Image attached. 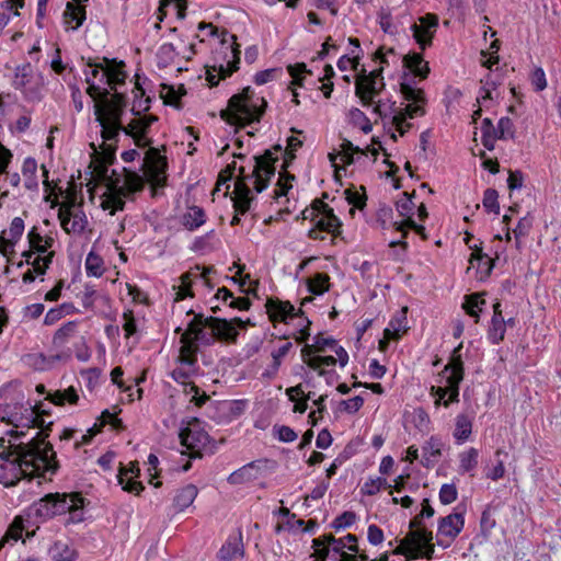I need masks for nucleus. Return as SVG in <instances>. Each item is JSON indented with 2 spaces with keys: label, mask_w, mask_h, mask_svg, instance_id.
Segmentation results:
<instances>
[{
  "label": "nucleus",
  "mask_w": 561,
  "mask_h": 561,
  "mask_svg": "<svg viewBox=\"0 0 561 561\" xmlns=\"http://www.w3.org/2000/svg\"><path fill=\"white\" fill-rule=\"evenodd\" d=\"M23 522L20 517H15L11 526L5 533V536L0 540V549L3 547L8 539L18 541L22 537Z\"/></svg>",
  "instance_id": "obj_48"
},
{
  "label": "nucleus",
  "mask_w": 561,
  "mask_h": 561,
  "mask_svg": "<svg viewBox=\"0 0 561 561\" xmlns=\"http://www.w3.org/2000/svg\"><path fill=\"white\" fill-rule=\"evenodd\" d=\"M124 474L125 473L123 471H119L118 473V483L122 485L123 490L129 493H135L136 495L140 494L144 490L142 483L131 478L125 479Z\"/></svg>",
  "instance_id": "obj_52"
},
{
  "label": "nucleus",
  "mask_w": 561,
  "mask_h": 561,
  "mask_svg": "<svg viewBox=\"0 0 561 561\" xmlns=\"http://www.w3.org/2000/svg\"><path fill=\"white\" fill-rule=\"evenodd\" d=\"M407 311L408 308L404 307L391 319L389 327L385 329V337L387 340H398L401 336V332L407 330Z\"/></svg>",
  "instance_id": "obj_32"
},
{
  "label": "nucleus",
  "mask_w": 561,
  "mask_h": 561,
  "mask_svg": "<svg viewBox=\"0 0 561 561\" xmlns=\"http://www.w3.org/2000/svg\"><path fill=\"white\" fill-rule=\"evenodd\" d=\"M356 541H357L356 536L348 534L345 537L337 539V541L333 546V551L344 552L343 549L347 547L348 550L356 552L357 546L351 545V543H356Z\"/></svg>",
  "instance_id": "obj_60"
},
{
  "label": "nucleus",
  "mask_w": 561,
  "mask_h": 561,
  "mask_svg": "<svg viewBox=\"0 0 561 561\" xmlns=\"http://www.w3.org/2000/svg\"><path fill=\"white\" fill-rule=\"evenodd\" d=\"M105 64L104 77H106L107 84L112 90H115L116 84H121L125 82L127 77L126 72L123 70L125 64L123 61L117 62L116 60H111L108 58H103Z\"/></svg>",
  "instance_id": "obj_25"
},
{
  "label": "nucleus",
  "mask_w": 561,
  "mask_h": 561,
  "mask_svg": "<svg viewBox=\"0 0 561 561\" xmlns=\"http://www.w3.org/2000/svg\"><path fill=\"white\" fill-rule=\"evenodd\" d=\"M471 422L466 415H458L456 421L455 437L458 440L467 439L471 434Z\"/></svg>",
  "instance_id": "obj_45"
},
{
  "label": "nucleus",
  "mask_w": 561,
  "mask_h": 561,
  "mask_svg": "<svg viewBox=\"0 0 561 561\" xmlns=\"http://www.w3.org/2000/svg\"><path fill=\"white\" fill-rule=\"evenodd\" d=\"M181 445L186 448L192 458H199L209 444V435L201 427L199 421L193 419L180 434Z\"/></svg>",
  "instance_id": "obj_8"
},
{
  "label": "nucleus",
  "mask_w": 561,
  "mask_h": 561,
  "mask_svg": "<svg viewBox=\"0 0 561 561\" xmlns=\"http://www.w3.org/2000/svg\"><path fill=\"white\" fill-rule=\"evenodd\" d=\"M267 102L262 96H256L250 87L234 94L228 102V107L222 110L220 116L230 125L244 126L252 122H259L265 112Z\"/></svg>",
  "instance_id": "obj_4"
},
{
  "label": "nucleus",
  "mask_w": 561,
  "mask_h": 561,
  "mask_svg": "<svg viewBox=\"0 0 561 561\" xmlns=\"http://www.w3.org/2000/svg\"><path fill=\"white\" fill-rule=\"evenodd\" d=\"M463 525H465V519H463L462 513L449 514V515L440 518L439 525H438V535L454 539L462 530Z\"/></svg>",
  "instance_id": "obj_22"
},
{
  "label": "nucleus",
  "mask_w": 561,
  "mask_h": 561,
  "mask_svg": "<svg viewBox=\"0 0 561 561\" xmlns=\"http://www.w3.org/2000/svg\"><path fill=\"white\" fill-rule=\"evenodd\" d=\"M276 154L282 153V146L277 145L273 148ZM254 167L250 174L245 173L244 167L238 169V176L234 182L233 196V208L236 215L231 219V226L240 224L239 215H244L251 206L253 196L248 185V180H252L254 190L256 193H261L270 182V179L275 174V162L278 160V156H274L272 150H266L262 156L253 157Z\"/></svg>",
  "instance_id": "obj_2"
},
{
  "label": "nucleus",
  "mask_w": 561,
  "mask_h": 561,
  "mask_svg": "<svg viewBox=\"0 0 561 561\" xmlns=\"http://www.w3.org/2000/svg\"><path fill=\"white\" fill-rule=\"evenodd\" d=\"M295 179L294 175L289 174L288 172L284 171L279 173V179L276 184V188L274 190L273 197L275 199H278L282 196H286L289 188H291V181Z\"/></svg>",
  "instance_id": "obj_44"
},
{
  "label": "nucleus",
  "mask_w": 561,
  "mask_h": 561,
  "mask_svg": "<svg viewBox=\"0 0 561 561\" xmlns=\"http://www.w3.org/2000/svg\"><path fill=\"white\" fill-rule=\"evenodd\" d=\"M204 341V330L197 325L195 320L193 319L186 329V331L181 336V348L179 359L182 364H185L190 367L194 366L196 363V352L197 345L195 341Z\"/></svg>",
  "instance_id": "obj_9"
},
{
  "label": "nucleus",
  "mask_w": 561,
  "mask_h": 561,
  "mask_svg": "<svg viewBox=\"0 0 561 561\" xmlns=\"http://www.w3.org/2000/svg\"><path fill=\"white\" fill-rule=\"evenodd\" d=\"M0 439V483L14 485L21 477H39L55 473L58 463L53 446L32 436L27 440L8 442Z\"/></svg>",
  "instance_id": "obj_1"
},
{
  "label": "nucleus",
  "mask_w": 561,
  "mask_h": 561,
  "mask_svg": "<svg viewBox=\"0 0 561 561\" xmlns=\"http://www.w3.org/2000/svg\"><path fill=\"white\" fill-rule=\"evenodd\" d=\"M107 90L103 91L102 102L95 104V116L98 122H116L121 123L124 107L108 102Z\"/></svg>",
  "instance_id": "obj_18"
},
{
  "label": "nucleus",
  "mask_w": 561,
  "mask_h": 561,
  "mask_svg": "<svg viewBox=\"0 0 561 561\" xmlns=\"http://www.w3.org/2000/svg\"><path fill=\"white\" fill-rule=\"evenodd\" d=\"M404 66L420 79H426L430 73L428 62H426L421 54L411 53L403 57Z\"/></svg>",
  "instance_id": "obj_28"
},
{
  "label": "nucleus",
  "mask_w": 561,
  "mask_h": 561,
  "mask_svg": "<svg viewBox=\"0 0 561 561\" xmlns=\"http://www.w3.org/2000/svg\"><path fill=\"white\" fill-rule=\"evenodd\" d=\"M55 255L54 251H50L48 254H45L44 256L37 255L33 259V252L32 251H24L22 253V256L24 257V261H21L18 266L22 267L24 263L32 265V270H27L23 276L22 280L23 283H32L35 280V274L37 275H44L46 273V270L49 267L53 257Z\"/></svg>",
  "instance_id": "obj_14"
},
{
  "label": "nucleus",
  "mask_w": 561,
  "mask_h": 561,
  "mask_svg": "<svg viewBox=\"0 0 561 561\" xmlns=\"http://www.w3.org/2000/svg\"><path fill=\"white\" fill-rule=\"evenodd\" d=\"M84 497L80 493H50L35 504V513L43 518L68 513L71 523L83 520Z\"/></svg>",
  "instance_id": "obj_5"
},
{
  "label": "nucleus",
  "mask_w": 561,
  "mask_h": 561,
  "mask_svg": "<svg viewBox=\"0 0 561 561\" xmlns=\"http://www.w3.org/2000/svg\"><path fill=\"white\" fill-rule=\"evenodd\" d=\"M397 230L403 232V238L407 237V229H413L416 233H419L423 239H426L425 228L422 225H416L412 218L405 219L400 224L396 222Z\"/></svg>",
  "instance_id": "obj_56"
},
{
  "label": "nucleus",
  "mask_w": 561,
  "mask_h": 561,
  "mask_svg": "<svg viewBox=\"0 0 561 561\" xmlns=\"http://www.w3.org/2000/svg\"><path fill=\"white\" fill-rule=\"evenodd\" d=\"M461 344L456 347L451 354L449 364L445 370L449 371L446 377L447 386L445 388L438 387L436 389L437 399L435 403L438 405L442 400L448 394V400L444 401V405L448 407L449 402H457L459 396V383L463 378V364L460 355Z\"/></svg>",
  "instance_id": "obj_6"
},
{
  "label": "nucleus",
  "mask_w": 561,
  "mask_h": 561,
  "mask_svg": "<svg viewBox=\"0 0 561 561\" xmlns=\"http://www.w3.org/2000/svg\"><path fill=\"white\" fill-rule=\"evenodd\" d=\"M403 198H400L396 206L397 210L400 214V216L405 217L407 219L412 218L411 214L414 208V203L412 202L411 197L408 195V193L403 194Z\"/></svg>",
  "instance_id": "obj_58"
},
{
  "label": "nucleus",
  "mask_w": 561,
  "mask_h": 561,
  "mask_svg": "<svg viewBox=\"0 0 561 561\" xmlns=\"http://www.w3.org/2000/svg\"><path fill=\"white\" fill-rule=\"evenodd\" d=\"M227 50H229L231 60L227 62V65L220 64L219 66H214L211 69L214 71H217L218 75H214L210 69L207 70V81L211 87L217 85L220 79H225L229 76H231L234 71L239 69V61H240V46L236 43H233L230 46L225 47Z\"/></svg>",
  "instance_id": "obj_15"
},
{
  "label": "nucleus",
  "mask_w": 561,
  "mask_h": 561,
  "mask_svg": "<svg viewBox=\"0 0 561 561\" xmlns=\"http://www.w3.org/2000/svg\"><path fill=\"white\" fill-rule=\"evenodd\" d=\"M400 92L404 100L410 102L405 107H403V110H405V114H408L410 118L425 115V105L427 100L423 89L416 88L411 82H401Z\"/></svg>",
  "instance_id": "obj_10"
},
{
  "label": "nucleus",
  "mask_w": 561,
  "mask_h": 561,
  "mask_svg": "<svg viewBox=\"0 0 561 561\" xmlns=\"http://www.w3.org/2000/svg\"><path fill=\"white\" fill-rule=\"evenodd\" d=\"M173 3L175 8L178 9V14L180 18H184V11L186 10V0H160V7H159V13H160V21L163 20V16L165 13V8Z\"/></svg>",
  "instance_id": "obj_57"
},
{
  "label": "nucleus",
  "mask_w": 561,
  "mask_h": 561,
  "mask_svg": "<svg viewBox=\"0 0 561 561\" xmlns=\"http://www.w3.org/2000/svg\"><path fill=\"white\" fill-rule=\"evenodd\" d=\"M48 412L42 409L41 405H31L28 402L24 405L21 402L5 404L0 407V419L9 424H12L16 430L11 431L10 434L15 438V442L23 440L27 436V433L23 428L39 430L35 432L34 436L45 440L48 435L45 433L53 425V422L46 423L44 415Z\"/></svg>",
  "instance_id": "obj_3"
},
{
  "label": "nucleus",
  "mask_w": 561,
  "mask_h": 561,
  "mask_svg": "<svg viewBox=\"0 0 561 561\" xmlns=\"http://www.w3.org/2000/svg\"><path fill=\"white\" fill-rule=\"evenodd\" d=\"M494 314L491 320V325L489 329V339L493 344H499L503 341L505 335V321L502 317L501 304L496 302L493 306Z\"/></svg>",
  "instance_id": "obj_27"
},
{
  "label": "nucleus",
  "mask_w": 561,
  "mask_h": 561,
  "mask_svg": "<svg viewBox=\"0 0 561 561\" xmlns=\"http://www.w3.org/2000/svg\"><path fill=\"white\" fill-rule=\"evenodd\" d=\"M53 559L57 561H72L77 553L67 542L57 541L50 548Z\"/></svg>",
  "instance_id": "obj_41"
},
{
  "label": "nucleus",
  "mask_w": 561,
  "mask_h": 561,
  "mask_svg": "<svg viewBox=\"0 0 561 561\" xmlns=\"http://www.w3.org/2000/svg\"><path fill=\"white\" fill-rule=\"evenodd\" d=\"M58 218L62 229L67 233H81L84 231L87 226V219L83 214H72L71 206L60 207L58 211Z\"/></svg>",
  "instance_id": "obj_19"
},
{
  "label": "nucleus",
  "mask_w": 561,
  "mask_h": 561,
  "mask_svg": "<svg viewBox=\"0 0 561 561\" xmlns=\"http://www.w3.org/2000/svg\"><path fill=\"white\" fill-rule=\"evenodd\" d=\"M145 175L152 186H163L165 182V158L160 156L156 149H149L146 153Z\"/></svg>",
  "instance_id": "obj_11"
},
{
  "label": "nucleus",
  "mask_w": 561,
  "mask_h": 561,
  "mask_svg": "<svg viewBox=\"0 0 561 561\" xmlns=\"http://www.w3.org/2000/svg\"><path fill=\"white\" fill-rule=\"evenodd\" d=\"M157 116H139L133 119L126 127L125 134L130 135L138 147H145L148 145L146 134L152 123L157 122Z\"/></svg>",
  "instance_id": "obj_17"
},
{
  "label": "nucleus",
  "mask_w": 561,
  "mask_h": 561,
  "mask_svg": "<svg viewBox=\"0 0 561 561\" xmlns=\"http://www.w3.org/2000/svg\"><path fill=\"white\" fill-rule=\"evenodd\" d=\"M438 27V18L435 14L427 13L419 19V23L412 25L413 37L421 49L432 45V38Z\"/></svg>",
  "instance_id": "obj_13"
},
{
  "label": "nucleus",
  "mask_w": 561,
  "mask_h": 561,
  "mask_svg": "<svg viewBox=\"0 0 561 561\" xmlns=\"http://www.w3.org/2000/svg\"><path fill=\"white\" fill-rule=\"evenodd\" d=\"M27 240L30 244V250L33 254L36 252L41 256L42 254H48V249L51 248L54 243V239L51 237H42L41 233L37 231L36 227H33L30 232L27 233Z\"/></svg>",
  "instance_id": "obj_29"
},
{
  "label": "nucleus",
  "mask_w": 561,
  "mask_h": 561,
  "mask_svg": "<svg viewBox=\"0 0 561 561\" xmlns=\"http://www.w3.org/2000/svg\"><path fill=\"white\" fill-rule=\"evenodd\" d=\"M213 267H201L199 265H196L191 271L184 273L181 276V285L180 286H173V289H176L175 293V301L183 300L184 298L192 296L191 286H192V277L201 276L206 280L207 275L213 272Z\"/></svg>",
  "instance_id": "obj_20"
},
{
  "label": "nucleus",
  "mask_w": 561,
  "mask_h": 561,
  "mask_svg": "<svg viewBox=\"0 0 561 561\" xmlns=\"http://www.w3.org/2000/svg\"><path fill=\"white\" fill-rule=\"evenodd\" d=\"M408 118L410 117L405 114V110L403 108L397 110L393 114L392 123L401 136H403L412 126L407 122Z\"/></svg>",
  "instance_id": "obj_49"
},
{
  "label": "nucleus",
  "mask_w": 561,
  "mask_h": 561,
  "mask_svg": "<svg viewBox=\"0 0 561 561\" xmlns=\"http://www.w3.org/2000/svg\"><path fill=\"white\" fill-rule=\"evenodd\" d=\"M205 218L204 210L198 206H193L183 215V225L190 230H195L205 222Z\"/></svg>",
  "instance_id": "obj_38"
},
{
  "label": "nucleus",
  "mask_w": 561,
  "mask_h": 561,
  "mask_svg": "<svg viewBox=\"0 0 561 561\" xmlns=\"http://www.w3.org/2000/svg\"><path fill=\"white\" fill-rule=\"evenodd\" d=\"M118 182V179L110 181L101 204L103 209H111L112 215L117 210L124 209L125 197L127 196L125 187H119Z\"/></svg>",
  "instance_id": "obj_16"
},
{
  "label": "nucleus",
  "mask_w": 561,
  "mask_h": 561,
  "mask_svg": "<svg viewBox=\"0 0 561 561\" xmlns=\"http://www.w3.org/2000/svg\"><path fill=\"white\" fill-rule=\"evenodd\" d=\"M287 70L293 78L291 83L295 85H301V81L304 79L302 75L305 72H307L306 65L302 62L296 64V65H289L287 67Z\"/></svg>",
  "instance_id": "obj_63"
},
{
  "label": "nucleus",
  "mask_w": 561,
  "mask_h": 561,
  "mask_svg": "<svg viewBox=\"0 0 561 561\" xmlns=\"http://www.w3.org/2000/svg\"><path fill=\"white\" fill-rule=\"evenodd\" d=\"M531 84L535 87L536 91H542L547 87L546 75L542 68L537 67L534 69L531 73Z\"/></svg>",
  "instance_id": "obj_64"
},
{
  "label": "nucleus",
  "mask_w": 561,
  "mask_h": 561,
  "mask_svg": "<svg viewBox=\"0 0 561 561\" xmlns=\"http://www.w3.org/2000/svg\"><path fill=\"white\" fill-rule=\"evenodd\" d=\"M458 495L455 484H443L439 490V500L447 505L456 501Z\"/></svg>",
  "instance_id": "obj_59"
},
{
  "label": "nucleus",
  "mask_w": 561,
  "mask_h": 561,
  "mask_svg": "<svg viewBox=\"0 0 561 561\" xmlns=\"http://www.w3.org/2000/svg\"><path fill=\"white\" fill-rule=\"evenodd\" d=\"M420 537L419 530H411L401 541L400 545L394 549V554H403L409 559H413V552L417 548L415 538Z\"/></svg>",
  "instance_id": "obj_37"
},
{
  "label": "nucleus",
  "mask_w": 561,
  "mask_h": 561,
  "mask_svg": "<svg viewBox=\"0 0 561 561\" xmlns=\"http://www.w3.org/2000/svg\"><path fill=\"white\" fill-rule=\"evenodd\" d=\"M68 2L64 12V20L71 30H77L82 25L85 20V8L82 5V0H72Z\"/></svg>",
  "instance_id": "obj_26"
},
{
  "label": "nucleus",
  "mask_w": 561,
  "mask_h": 561,
  "mask_svg": "<svg viewBox=\"0 0 561 561\" xmlns=\"http://www.w3.org/2000/svg\"><path fill=\"white\" fill-rule=\"evenodd\" d=\"M85 270L89 275L101 276L103 273L102 259L94 253H89L85 260Z\"/></svg>",
  "instance_id": "obj_47"
},
{
  "label": "nucleus",
  "mask_w": 561,
  "mask_h": 561,
  "mask_svg": "<svg viewBox=\"0 0 561 561\" xmlns=\"http://www.w3.org/2000/svg\"><path fill=\"white\" fill-rule=\"evenodd\" d=\"M474 262H478L477 268L481 274V278L486 277L491 274V271L493 268V261L491 257H489V255L482 252L481 248H478L477 245L473 247V252L470 257V266L468 267V271L474 267Z\"/></svg>",
  "instance_id": "obj_30"
},
{
  "label": "nucleus",
  "mask_w": 561,
  "mask_h": 561,
  "mask_svg": "<svg viewBox=\"0 0 561 561\" xmlns=\"http://www.w3.org/2000/svg\"><path fill=\"white\" fill-rule=\"evenodd\" d=\"M78 329V322L69 321L59 328L53 336V344L57 348L64 347L71 337L75 336Z\"/></svg>",
  "instance_id": "obj_35"
},
{
  "label": "nucleus",
  "mask_w": 561,
  "mask_h": 561,
  "mask_svg": "<svg viewBox=\"0 0 561 561\" xmlns=\"http://www.w3.org/2000/svg\"><path fill=\"white\" fill-rule=\"evenodd\" d=\"M383 88L382 78L377 80L374 76H366V73L359 75L355 81V94L364 106L371 105L374 99L380 94Z\"/></svg>",
  "instance_id": "obj_12"
},
{
  "label": "nucleus",
  "mask_w": 561,
  "mask_h": 561,
  "mask_svg": "<svg viewBox=\"0 0 561 561\" xmlns=\"http://www.w3.org/2000/svg\"><path fill=\"white\" fill-rule=\"evenodd\" d=\"M24 231V221L20 217L13 218L11 221L10 228L5 231V237L8 239V244L13 247L16 241L21 238Z\"/></svg>",
  "instance_id": "obj_43"
},
{
  "label": "nucleus",
  "mask_w": 561,
  "mask_h": 561,
  "mask_svg": "<svg viewBox=\"0 0 561 561\" xmlns=\"http://www.w3.org/2000/svg\"><path fill=\"white\" fill-rule=\"evenodd\" d=\"M198 493L194 484H187L180 489L174 496L173 505L178 512H182L192 505Z\"/></svg>",
  "instance_id": "obj_31"
},
{
  "label": "nucleus",
  "mask_w": 561,
  "mask_h": 561,
  "mask_svg": "<svg viewBox=\"0 0 561 561\" xmlns=\"http://www.w3.org/2000/svg\"><path fill=\"white\" fill-rule=\"evenodd\" d=\"M244 557V547L241 536L230 537L218 552L219 561H241Z\"/></svg>",
  "instance_id": "obj_23"
},
{
  "label": "nucleus",
  "mask_w": 561,
  "mask_h": 561,
  "mask_svg": "<svg viewBox=\"0 0 561 561\" xmlns=\"http://www.w3.org/2000/svg\"><path fill=\"white\" fill-rule=\"evenodd\" d=\"M420 531V537L415 538V543H417V548L413 552V559H419L421 557H425L427 559L432 558L434 553V546L431 543L433 536L431 531L425 529H417Z\"/></svg>",
  "instance_id": "obj_33"
},
{
  "label": "nucleus",
  "mask_w": 561,
  "mask_h": 561,
  "mask_svg": "<svg viewBox=\"0 0 561 561\" xmlns=\"http://www.w3.org/2000/svg\"><path fill=\"white\" fill-rule=\"evenodd\" d=\"M301 357L304 363H306L310 368L319 370L320 375H324V370L322 369L324 366H334L337 362L334 356H320L312 354V347L309 344H306L302 347Z\"/></svg>",
  "instance_id": "obj_24"
},
{
  "label": "nucleus",
  "mask_w": 561,
  "mask_h": 561,
  "mask_svg": "<svg viewBox=\"0 0 561 561\" xmlns=\"http://www.w3.org/2000/svg\"><path fill=\"white\" fill-rule=\"evenodd\" d=\"M99 123L102 127L101 134L104 140H115L121 130L125 133V127L122 126V123L108 121Z\"/></svg>",
  "instance_id": "obj_46"
},
{
  "label": "nucleus",
  "mask_w": 561,
  "mask_h": 561,
  "mask_svg": "<svg viewBox=\"0 0 561 561\" xmlns=\"http://www.w3.org/2000/svg\"><path fill=\"white\" fill-rule=\"evenodd\" d=\"M335 341L331 337H324L322 334H318L314 337V344L310 345L312 347V354L325 352L328 347H333Z\"/></svg>",
  "instance_id": "obj_62"
},
{
  "label": "nucleus",
  "mask_w": 561,
  "mask_h": 561,
  "mask_svg": "<svg viewBox=\"0 0 561 561\" xmlns=\"http://www.w3.org/2000/svg\"><path fill=\"white\" fill-rule=\"evenodd\" d=\"M265 307L272 321L286 322L288 319H293L299 313H302L301 310L295 313V308L289 301H280L272 298L267 299Z\"/></svg>",
  "instance_id": "obj_21"
},
{
  "label": "nucleus",
  "mask_w": 561,
  "mask_h": 561,
  "mask_svg": "<svg viewBox=\"0 0 561 561\" xmlns=\"http://www.w3.org/2000/svg\"><path fill=\"white\" fill-rule=\"evenodd\" d=\"M121 187H125L127 195L139 192L144 188V179L138 173L124 169V185Z\"/></svg>",
  "instance_id": "obj_40"
},
{
  "label": "nucleus",
  "mask_w": 561,
  "mask_h": 561,
  "mask_svg": "<svg viewBox=\"0 0 561 561\" xmlns=\"http://www.w3.org/2000/svg\"><path fill=\"white\" fill-rule=\"evenodd\" d=\"M316 227L319 230H323L325 232L335 234V233L340 232L341 221L339 218L328 219V218L321 216L317 220Z\"/></svg>",
  "instance_id": "obj_50"
},
{
  "label": "nucleus",
  "mask_w": 561,
  "mask_h": 561,
  "mask_svg": "<svg viewBox=\"0 0 561 561\" xmlns=\"http://www.w3.org/2000/svg\"><path fill=\"white\" fill-rule=\"evenodd\" d=\"M50 402H53L56 405H62L66 401H68L71 404L77 403L79 397L76 392V390L70 387L67 390H57L56 392L48 396Z\"/></svg>",
  "instance_id": "obj_42"
},
{
  "label": "nucleus",
  "mask_w": 561,
  "mask_h": 561,
  "mask_svg": "<svg viewBox=\"0 0 561 561\" xmlns=\"http://www.w3.org/2000/svg\"><path fill=\"white\" fill-rule=\"evenodd\" d=\"M256 478L255 476V465L254 462H250L243 467H241L240 469L233 471L229 477H228V482L230 484H242V483H245V482H249V481H252Z\"/></svg>",
  "instance_id": "obj_36"
},
{
  "label": "nucleus",
  "mask_w": 561,
  "mask_h": 561,
  "mask_svg": "<svg viewBox=\"0 0 561 561\" xmlns=\"http://www.w3.org/2000/svg\"><path fill=\"white\" fill-rule=\"evenodd\" d=\"M478 463V450L470 448L468 451L460 455V468L463 471H470L476 468Z\"/></svg>",
  "instance_id": "obj_51"
},
{
  "label": "nucleus",
  "mask_w": 561,
  "mask_h": 561,
  "mask_svg": "<svg viewBox=\"0 0 561 561\" xmlns=\"http://www.w3.org/2000/svg\"><path fill=\"white\" fill-rule=\"evenodd\" d=\"M184 392L186 394H192V401L195 403V405L197 407H202L208 399L209 397L203 392V394H199V388L193 383V382H184Z\"/></svg>",
  "instance_id": "obj_54"
},
{
  "label": "nucleus",
  "mask_w": 561,
  "mask_h": 561,
  "mask_svg": "<svg viewBox=\"0 0 561 561\" xmlns=\"http://www.w3.org/2000/svg\"><path fill=\"white\" fill-rule=\"evenodd\" d=\"M194 320L199 328H209L213 332V337L220 341L234 343L237 341L238 331L236 324L239 328H245L250 320L243 321L240 318H234L230 321L214 317H204L203 314H195Z\"/></svg>",
  "instance_id": "obj_7"
},
{
  "label": "nucleus",
  "mask_w": 561,
  "mask_h": 561,
  "mask_svg": "<svg viewBox=\"0 0 561 561\" xmlns=\"http://www.w3.org/2000/svg\"><path fill=\"white\" fill-rule=\"evenodd\" d=\"M330 288V276L325 273H317L308 279V289L314 295H322Z\"/></svg>",
  "instance_id": "obj_39"
},
{
  "label": "nucleus",
  "mask_w": 561,
  "mask_h": 561,
  "mask_svg": "<svg viewBox=\"0 0 561 561\" xmlns=\"http://www.w3.org/2000/svg\"><path fill=\"white\" fill-rule=\"evenodd\" d=\"M484 304H485L484 299L479 300L478 295H471V296L467 297L463 308L466 309L468 314H470L471 317L478 318L479 317L478 310H481L480 305H484Z\"/></svg>",
  "instance_id": "obj_61"
},
{
  "label": "nucleus",
  "mask_w": 561,
  "mask_h": 561,
  "mask_svg": "<svg viewBox=\"0 0 561 561\" xmlns=\"http://www.w3.org/2000/svg\"><path fill=\"white\" fill-rule=\"evenodd\" d=\"M483 125H485L489 129H491L492 133L495 134V137H497V139H513L514 138V135H515L514 124L508 117H502L499 121L496 128H494L492 121L490 118H484Z\"/></svg>",
  "instance_id": "obj_34"
},
{
  "label": "nucleus",
  "mask_w": 561,
  "mask_h": 561,
  "mask_svg": "<svg viewBox=\"0 0 561 561\" xmlns=\"http://www.w3.org/2000/svg\"><path fill=\"white\" fill-rule=\"evenodd\" d=\"M497 192L494 188H488L483 195V206L488 211L499 214L500 205L497 202Z\"/></svg>",
  "instance_id": "obj_53"
},
{
  "label": "nucleus",
  "mask_w": 561,
  "mask_h": 561,
  "mask_svg": "<svg viewBox=\"0 0 561 561\" xmlns=\"http://www.w3.org/2000/svg\"><path fill=\"white\" fill-rule=\"evenodd\" d=\"M382 486L390 488L385 478L370 479L364 483L362 491L367 495H375Z\"/></svg>",
  "instance_id": "obj_55"
}]
</instances>
